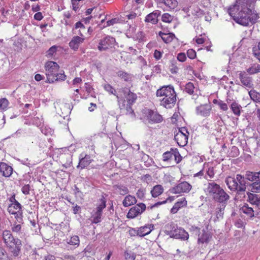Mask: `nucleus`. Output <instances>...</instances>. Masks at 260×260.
<instances>
[{
	"label": "nucleus",
	"mask_w": 260,
	"mask_h": 260,
	"mask_svg": "<svg viewBox=\"0 0 260 260\" xmlns=\"http://www.w3.org/2000/svg\"><path fill=\"white\" fill-rule=\"evenodd\" d=\"M253 8L252 0H236L235 4L229 8L228 13L237 23L248 26L249 22L253 24L259 18Z\"/></svg>",
	"instance_id": "f257e3e1"
},
{
	"label": "nucleus",
	"mask_w": 260,
	"mask_h": 260,
	"mask_svg": "<svg viewBox=\"0 0 260 260\" xmlns=\"http://www.w3.org/2000/svg\"><path fill=\"white\" fill-rule=\"evenodd\" d=\"M157 96H164L160 100V105L166 108H172L175 106L176 102V93L173 87L171 85L163 86L157 90Z\"/></svg>",
	"instance_id": "f03ea898"
},
{
	"label": "nucleus",
	"mask_w": 260,
	"mask_h": 260,
	"mask_svg": "<svg viewBox=\"0 0 260 260\" xmlns=\"http://www.w3.org/2000/svg\"><path fill=\"white\" fill-rule=\"evenodd\" d=\"M47 80L46 82L52 83L55 81H64L66 76L63 71L59 73V65L55 62L49 61L45 66Z\"/></svg>",
	"instance_id": "7ed1b4c3"
},
{
	"label": "nucleus",
	"mask_w": 260,
	"mask_h": 260,
	"mask_svg": "<svg viewBox=\"0 0 260 260\" xmlns=\"http://www.w3.org/2000/svg\"><path fill=\"white\" fill-rule=\"evenodd\" d=\"M225 182L230 190H246V180L244 176L241 174H237L236 178L232 176L226 177Z\"/></svg>",
	"instance_id": "20e7f679"
},
{
	"label": "nucleus",
	"mask_w": 260,
	"mask_h": 260,
	"mask_svg": "<svg viewBox=\"0 0 260 260\" xmlns=\"http://www.w3.org/2000/svg\"><path fill=\"white\" fill-rule=\"evenodd\" d=\"M116 44L115 39L110 36H107L100 40L98 49L100 51H105L113 47Z\"/></svg>",
	"instance_id": "39448f33"
},
{
	"label": "nucleus",
	"mask_w": 260,
	"mask_h": 260,
	"mask_svg": "<svg viewBox=\"0 0 260 260\" xmlns=\"http://www.w3.org/2000/svg\"><path fill=\"white\" fill-rule=\"evenodd\" d=\"M146 207L144 204L142 203L138 204L129 209L126 217L128 218H134L142 214L146 210Z\"/></svg>",
	"instance_id": "423d86ee"
},
{
	"label": "nucleus",
	"mask_w": 260,
	"mask_h": 260,
	"mask_svg": "<svg viewBox=\"0 0 260 260\" xmlns=\"http://www.w3.org/2000/svg\"><path fill=\"white\" fill-rule=\"evenodd\" d=\"M230 198V197L229 194L221 187L217 194L215 197H213L212 200L215 202L226 206Z\"/></svg>",
	"instance_id": "0eeeda50"
},
{
	"label": "nucleus",
	"mask_w": 260,
	"mask_h": 260,
	"mask_svg": "<svg viewBox=\"0 0 260 260\" xmlns=\"http://www.w3.org/2000/svg\"><path fill=\"white\" fill-rule=\"evenodd\" d=\"M221 188V187L219 184L212 181L207 183V186L205 188L204 191L207 195L213 199V197H215V195L217 194V193Z\"/></svg>",
	"instance_id": "6e6552de"
},
{
	"label": "nucleus",
	"mask_w": 260,
	"mask_h": 260,
	"mask_svg": "<svg viewBox=\"0 0 260 260\" xmlns=\"http://www.w3.org/2000/svg\"><path fill=\"white\" fill-rule=\"evenodd\" d=\"M191 189V185L186 181H183L170 189L173 193H180L188 192Z\"/></svg>",
	"instance_id": "1a4fd4ad"
},
{
	"label": "nucleus",
	"mask_w": 260,
	"mask_h": 260,
	"mask_svg": "<svg viewBox=\"0 0 260 260\" xmlns=\"http://www.w3.org/2000/svg\"><path fill=\"white\" fill-rule=\"evenodd\" d=\"M239 77L243 86L248 88L252 87L253 84L252 78L245 72H240Z\"/></svg>",
	"instance_id": "9d476101"
},
{
	"label": "nucleus",
	"mask_w": 260,
	"mask_h": 260,
	"mask_svg": "<svg viewBox=\"0 0 260 260\" xmlns=\"http://www.w3.org/2000/svg\"><path fill=\"white\" fill-rule=\"evenodd\" d=\"M121 91L126 99L127 104L133 105L137 99L136 93L132 92L129 89L126 87L122 88Z\"/></svg>",
	"instance_id": "9b49d317"
},
{
	"label": "nucleus",
	"mask_w": 260,
	"mask_h": 260,
	"mask_svg": "<svg viewBox=\"0 0 260 260\" xmlns=\"http://www.w3.org/2000/svg\"><path fill=\"white\" fill-rule=\"evenodd\" d=\"M21 241L19 239L16 238V241L14 245L8 246L9 248L10 253L15 257L18 256L20 254L21 248Z\"/></svg>",
	"instance_id": "f8f14e48"
},
{
	"label": "nucleus",
	"mask_w": 260,
	"mask_h": 260,
	"mask_svg": "<svg viewBox=\"0 0 260 260\" xmlns=\"http://www.w3.org/2000/svg\"><path fill=\"white\" fill-rule=\"evenodd\" d=\"M3 239L7 246L13 245L16 241V238H14L11 232L8 230H5L3 232Z\"/></svg>",
	"instance_id": "ddd939ff"
},
{
	"label": "nucleus",
	"mask_w": 260,
	"mask_h": 260,
	"mask_svg": "<svg viewBox=\"0 0 260 260\" xmlns=\"http://www.w3.org/2000/svg\"><path fill=\"white\" fill-rule=\"evenodd\" d=\"M171 237L186 240L189 238V235L184 229L177 228L174 229L173 233L171 235Z\"/></svg>",
	"instance_id": "4468645a"
},
{
	"label": "nucleus",
	"mask_w": 260,
	"mask_h": 260,
	"mask_svg": "<svg viewBox=\"0 0 260 260\" xmlns=\"http://www.w3.org/2000/svg\"><path fill=\"white\" fill-rule=\"evenodd\" d=\"M211 238V233L203 229L202 232L198 234V242L199 244L208 243Z\"/></svg>",
	"instance_id": "2eb2a0df"
},
{
	"label": "nucleus",
	"mask_w": 260,
	"mask_h": 260,
	"mask_svg": "<svg viewBox=\"0 0 260 260\" xmlns=\"http://www.w3.org/2000/svg\"><path fill=\"white\" fill-rule=\"evenodd\" d=\"M160 14L161 12L159 10H155L146 16L145 21L146 22H150L153 24H155L158 22L157 18Z\"/></svg>",
	"instance_id": "dca6fc26"
},
{
	"label": "nucleus",
	"mask_w": 260,
	"mask_h": 260,
	"mask_svg": "<svg viewBox=\"0 0 260 260\" xmlns=\"http://www.w3.org/2000/svg\"><path fill=\"white\" fill-rule=\"evenodd\" d=\"M188 135L176 133L174 136V139L179 146L183 147L187 143Z\"/></svg>",
	"instance_id": "f3484780"
},
{
	"label": "nucleus",
	"mask_w": 260,
	"mask_h": 260,
	"mask_svg": "<svg viewBox=\"0 0 260 260\" xmlns=\"http://www.w3.org/2000/svg\"><path fill=\"white\" fill-rule=\"evenodd\" d=\"M91 161L92 159L90 155L85 154L83 156V155L81 154L80 156V161L77 168H81V169H83L89 166Z\"/></svg>",
	"instance_id": "a211bd4d"
},
{
	"label": "nucleus",
	"mask_w": 260,
	"mask_h": 260,
	"mask_svg": "<svg viewBox=\"0 0 260 260\" xmlns=\"http://www.w3.org/2000/svg\"><path fill=\"white\" fill-rule=\"evenodd\" d=\"M84 40V39L79 36L73 37L71 41L69 43V46L74 51H77Z\"/></svg>",
	"instance_id": "6ab92c4d"
},
{
	"label": "nucleus",
	"mask_w": 260,
	"mask_h": 260,
	"mask_svg": "<svg viewBox=\"0 0 260 260\" xmlns=\"http://www.w3.org/2000/svg\"><path fill=\"white\" fill-rule=\"evenodd\" d=\"M0 172L6 177H10L13 172V168L5 162H0Z\"/></svg>",
	"instance_id": "aec40b11"
},
{
	"label": "nucleus",
	"mask_w": 260,
	"mask_h": 260,
	"mask_svg": "<svg viewBox=\"0 0 260 260\" xmlns=\"http://www.w3.org/2000/svg\"><path fill=\"white\" fill-rule=\"evenodd\" d=\"M246 194L247 195V202L257 207L260 205V198L258 197V195L249 191L247 192Z\"/></svg>",
	"instance_id": "412c9836"
},
{
	"label": "nucleus",
	"mask_w": 260,
	"mask_h": 260,
	"mask_svg": "<svg viewBox=\"0 0 260 260\" xmlns=\"http://www.w3.org/2000/svg\"><path fill=\"white\" fill-rule=\"evenodd\" d=\"M210 110V106L208 105H201L198 107L196 109L197 113L204 117L209 115Z\"/></svg>",
	"instance_id": "4be33fe9"
},
{
	"label": "nucleus",
	"mask_w": 260,
	"mask_h": 260,
	"mask_svg": "<svg viewBox=\"0 0 260 260\" xmlns=\"http://www.w3.org/2000/svg\"><path fill=\"white\" fill-rule=\"evenodd\" d=\"M153 229V225H147L140 228L137 231V235L144 237L149 234Z\"/></svg>",
	"instance_id": "5701e85b"
},
{
	"label": "nucleus",
	"mask_w": 260,
	"mask_h": 260,
	"mask_svg": "<svg viewBox=\"0 0 260 260\" xmlns=\"http://www.w3.org/2000/svg\"><path fill=\"white\" fill-rule=\"evenodd\" d=\"M259 172H253L246 171L244 176L245 180H248L251 182L259 181Z\"/></svg>",
	"instance_id": "b1692460"
},
{
	"label": "nucleus",
	"mask_w": 260,
	"mask_h": 260,
	"mask_svg": "<svg viewBox=\"0 0 260 260\" xmlns=\"http://www.w3.org/2000/svg\"><path fill=\"white\" fill-rule=\"evenodd\" d=\"M148 118L152 122L155 123L160 122L162 121V116L152 110H149L148 112Z\"/></svg>",
	"instance_id": "393cba45"
},
{
	"label": "nucleus",
	"mask_w": 260,
	"mask_h": 260,
	"mask_svg": "<svg viewBox=\"0 0 260 260\" xmlns=\"http://www.w3.org/2000/svg\"><path fill=\"white\" fill-rule=\"evenodd\" d=\"M21 204L16 202V203H12L8 207V210L10 214H16L22 212Z\"/></svg>",
	"instance_id": "a878e982"
},
{
	"label": "nucleus",
	"mask_w": 260,
	"mask_h": 260,
	"mask_svg": "<svg viewBox=\"0 0 260 260\" xmlns=\"http://www.w3.org/2000/svg\"><path fill=\"white\" fill-rule=\"evenodd\" d=\"M186 205L187 201L185 198H183L174 204L171 210V212L173 214H175L177 212L180 208L186 206Z\"/></svg>",
	"instance_id": "bb28decb"
},
{
	"label": "nucleus",
	"mask_w": 260,
	"mask_h": 260,
	"mask_svg": "<svg viewBox=\"0 0 260 260\" xmlns=\"http://www.w3.org/2000/svg\"><path fill=\"white\" fill-rule=\"evenodd\" d=\"M159 36L161 38L163 41L166 43H169L171 42L175 36L173 33L166 34L160 31L159 32Z\"/></svg>",
	"instance_id": "cd10ccee"
},
{
	"label": "nucleus",
	"mask_w": 260,
	"mask_h": 260,
	"mask_svg": "<svg viewBox=\"0 0 260 260\" xmlns=\"http://www.w3.org/2000/svg\"><path fill=\"white\" fill-rule=\"evenodd\" d=\"M137 200L134 196L131 195L126 196L123 201L122 204L124 207H128L132 205L136 204Z\"/></svg>",
	"instance_id": "c85d7f7f"
},
{
	"label": "nucleus",
	"mask_w": 260,
	"mask_h": 260,
	"mask_svg": "<svg viewBox=\"0 0 260 260\" xmlns=\"http://www.w3.org/2000/svg\"><path fill=\"white\" fill-rule=\"evenodd\" d=\"M163 191V187L160 185H156L154 186L151 190V193L153 197L156 198L161 194Z\"/></svg>",
	"instance_id": "c756f323"
},
{
	"label": "nucleus",
	"mask_w": 260,
	"mask_h": 260,
	"mask_svg": "<svg viewBox=\"0 0 260 260\" xmlns=\"http://www.w3.org/2000/svg\"><path fill=\"white\" fill-rule=\"evenodd\" d=\"M114 190L118 193L122 195H124L128 192V188L122 185H115L113 186Z\"/></svg>",
	"instance_id": "7c9ffc66"
},
{
	"label": "nucleus",
	"mask_w": 260,
	"mask_h": 260,
	"mask_svg": "<svg viewBox=\"0 0 260 260\" xmlns=\"http://www.w3.org/2000/svg\"><path fill=\"white\" fill-rule=\"evenodd\" d=\"M158 3L164 4L171 9H174L177 5V2L176 0H161Z\"/></svg>",
	"instance_id": "2f4dec72"
},
{
	"label": "nucleus",
	"mask_w": 260,
	"mask_h": 260,
	"mask_svg": "<svg viewBox=\"0 0 260 260\" xmlns=\"http://www.w3.org/2000/svg\"><path fill=\"white\" fill-rule=\"evenodd\" d=\"M118 77L123 79L125 81H128L132 79V75L123 71H119L116 73Z\"/></svg>",
	"instance_id": "473e14b6"
},
{
	"label": "nucleus",
	"mask_w": 260,
	"mask_h": 260,
	"mask_svg": "<svg viewBox=\"0 0 260 260\" xmlns=\"http://www.w3.org/2000/svg\"><path fill=\"white\" fill-rule=\"evenodd\" d=\"M247 72L250 75H253L260 72V64H253L251 67L246 70Z\"/></svg>",
	"instance_id": "72a5a7b5"
},
{
	"label": "nucleus",
	"mask_w": 260,
	"mask_h": 260,
	"mask_svg": "<svg viewBox=\"0 0 260 260\" xmlns=\"http://www.w3.org/2000/svg\"><path fill=\"white\" fill-rule=\"evenodd\" d=\"M231 108L235 115L237 116L240 115L242 107L239 104L233 102L231 105Z\"/></svg>",
	"instance_id": "f704fd0d"
},
{
	"label": "nucleus",
	"mask_w": 260,
	"mask_h": 260,
	"mask_svg": "<svg viewBox=\"0 0 260 260\" xmlns=\"http://www.w3.org/2000/svg\"><path fill=\"white\" fill-rule=\"evenodd\" d=\"M243 212L250 217L254 216V211L252 208L249 207L248 204H245L241 208Z\"/></svg>",
	"instance_id": "c9c22d12"
},
{
	"label": "nucleus",
	"mask_w": 260,
	"mask_h": 260,
	"mask_svg": "<svg viewBox=\"0 0 260 260\" xmlns=\"http://www.w3.org/2000/svg\"><path fill=\"white\" fill-rule=\"evenodd\" d=\"M225 206L221 204L215 210L216 216L217 219L222 218Z\"/></svg>",
	"instance_id": "e433bc0d"
},
{
	"label": "nucleus",
	"mask_w": 260,
	"mask_h": 260,
	"mask_svg": "<svg viewBox=\"0 0 260 260\" xmlns=\"http://www.w3.org/2000/svg\"><path fill=\"white\" fill-rule=\"evenodd\" d=\"M174 229H177V228H176L175 224L172 223H168L165 225V233L170 235V237L171 235L173 233Z\"/></svg>",
	"instance_id": "4c0bfd02"
},
{
	"label": "nucleus",
	"mask_w": 260,
	"mask_h": 260,
	"mask_svg": "<svg viewBox=\"0 0 260 260\" xmlns=\"http://www.w3.org/2000/svg\"><path fill=\"white\" fill-rule=\"evenodd\" d=\"M171 151H173V156L174 157L175 160L176 164H178L182 160V156L180 154L177 149L171 148Z\"/></svg>",
	"instance_id": "58836bf2"
},
{
	"label": "nucleus",
	"mask_w": 260,
	"mask_h": 260,
	"mask_svg": "<svg viewBox=\"0 0 260 260\" xmlns=\"http://www.w3.org/2000/svg\"><path fill=\"white\" fill-rule=\"evenodd\" d=\"M67 242L70 245L78 246L80 243L79 238L78 236H73Z\"/></svg>",
	"instance_id": "ea45409f"
},
{
	"label": "nucleus",
	"mask_w": 260,
	"mask_h": 260,
	"mask_svg": "<svg viewBox=\"0 0 260 260\" xmlns=\"http://www.w3.org/2000/svg\"><path fill=\"white\" fill-rule=\"evenodd\" d=\"M102 215V212L98 211L96 210V211L93 215V219L92 220V222L94 223H98L101 221V216Z\"/></svg>",
	"instance_id": "a19ab883"
},
{
	"label": "nucleus",
	"mask_w": 260,
	"mask_h": 260,
	"mask_svg": "<svg viewBox=\"0 0 260 260\" xmlns=\"http://www.w3.org/2000/svg\"><path fill=\"white\" fill-rule=\"evenodd\" d=\"M251 191L254 192H260V181H255L250 184Z\"/></svg>",
	"instance_id": "79ce46f5"
},
{
	"label": "nucleus",
	"mask_w": 260,
	"mask_h": 260,
	"mask_svg": "<svg viewBox=\"0 0 260 260\" xmlns=\"http://www.w3.org/2000/svg\"><path fill=\"white\" fill-rule=\"evenodd\" d=\"M231 191H236V198L238 200H242L246 197V190H241L240 189H238Z\"/></svg>",
	"instance_id": "37998d69"
},
{
	"label": "nucleus",
	"mask_w": 260,
	"mask_h": 260,
	"mask_svg": "<svg viewBox=\"0 0 260 260\" xmlns=\"http://www.w3.org/2000/svg\"><path fill=\"white\" fill-rule=\"evenodd\" d=\"M106 199L104 197H103L100 200V204L98 206L96 210L101 212H102L103 210L106 207Z\"/></svg>",
	"instance_id": "c03bdc74"
},
{
	"label": "nucleus",
	"mask_w": 260,
	"mask_h": 260,
	"mask_svg": "<svg viewBox=\"0 0 260 260\" xmlns=\"http://www.w3.org/2000/svg\"><path fill=\"white\" fill-rule=\"evenodd\" d=\"M194 85L192 83L188 82L185 87V91L190 94L193 93L194 90Z\"/></svg>",
	"instance_id": "a18cd8bd"
},
{
	"label": "nucleus",
	"mask_w": 260,
	"mask_h": 260,
	"mask_svg": "<svg viewBox=\"0 0 260 260\" xmlns=\"http://www.w3.org/2000/svg\"><path fill=\"white\" fill-rule=\"evenodd\" d=\"M249 94L253 101L257 102L259 93L256 92L255 90H250L249 92Z\"/></svg>",
	"instance_id": "49530a36"
},
{
	"label": "nucleus",
	"mask_w": 260,
	"mask_h": 260,
	"mask_svg": "<svg viewBox=\"0 0 260 260\" xmlns=\"http://www.w3.org/2000/svg\"><path fill=\"white\" fill-rule=\"evenodd\" d=\"M9 102L6 99H2L0 100V109L5 110L8 106Z\"/></svg>",
	"instance_id": "de8ad7c7"
},
{
	"label": "nucleus",
	"mask_w": 260,
	"mask_h": 260,
	"mask_svg": "<svg viewBox=\"0 0 260 260\" xmlns=\"http://www.w3.org/2000/svg\"><path fill=\"white\" fill-rule=\"evenodd\" d=\"M104 89L111 94L116 95V90L110 84H105L104 86Z\"/></svg>",
	"instance_id": "09e8293b"
},
{
	"label": "nucleus",
	"mask_w": 260,
	"mask_h": 260,
	"mask_svg": "<svg viewBox=\"0 0 260 260\" xmlns=\"http://www.w3.org/2000/svg\"><path fill=\"white\" fill-rule=\"evenodd\" d=\"M161 20L165 22L170 23L172 21V17L168 13H165L162 16Z\"/></svg>",
	"instance_id": "8fccbe9b"
},
{
	"label": "nucleus",
	"mask_w": 260,
	"mask_h": 260,
	"mask_svg": "<svg viewBox=\"0 0 260 260\" xmlns=\"http://www.w3.org/2000/svg\"><path fill=\"white\" fill-rule=\"evenodd\" d=\"M173 156V151L171 150L170 151L165 152L163 155V160L164 161H168Z\"/></svg>",
	"instance_id": "3c124183"
},
{
	"label": "nucleus",
	"mask_w": 260,
	"mask_h": 260,
	"mask_svg": "<svg viewBox=\"0 0 260 260\" xmlns=\"http://www.w3.org/2000/svg\"><path fill=\"white\" fill-rule=\"evenodd\" d=\"M132 105L127 104L126 107V114H129L131 115L132 117H135V114L134 113V110L132 109Z\"/></svg>",
	"instance_id": "603ef678"
},
{
	"label": "nucleus",
	"mask_w": 260,
	"mask_h": 260,
	"mask_svg": "<svg viewBox=\"0 0 260 260\" xmlns=\"http://www.w3.org/2000/svg\"><path fill=\"white\" fill-rule=\"evenodd\" d=\"M187 56L190 59H194L196 57V52L192 49H188L187 51Z\"/></svg>",
	"instance_id": "864d4df0"
},
{
	"label": "nucleus",
	"mask_w": 260,
	"mask_h": 260,
	"mask_svg": "<svg viewBox=\"0 0 260 260\" xmlns=\"http://www.w3.org/2000/svg\"><path fill=\"white\" fill-rule=\"evenodd\" d=\"M30 186L29 184L24 185L21 189L22 193L25 195L29 194Z\"/></svg>",
	"instance_id": "5fc2aeb1"
},
{
	"label": "nucleus",
	"mask_w": 260,
	"mask_h": 260,
	"mask_svg": "<svg viewBox=\"0 0 260 260\" xmlns=\"http://www.w3.org/2000/svg\"><path fill=\"white\" fill-rule=\"evenodd\" d=\"M141 180L143 182L149 183L151 181L152 178L150 175L146 174L142 177Z\"/></svg>",
	"instance_id": "6e6d98bb"
},
{
	"label": "nucleus",
	"mask_w": 260,
	"mask_h": 260,
	"mask_svg": "<svg viewBox=\"0 0 260 260\" xmlns=\"http://www.w3.org/2000/svg\"><path fill=\"white\" fill-rule=\"evenodd\" d=\"M253 52L255 56L260 61V42L258 44L257 48L253 49Z\"/></svg>",
	"instance_id": "4d7b16f0"
},
{
	"label": "nucleus",
	"mask_w": 260,
	"mask_h": 260,
	"mask_svg": "<svg viewBox=\"0 0 260 260\" xmlns=\"http://www.w3.org/2000/svg\"><path fill=\"white\" fill-rule=\"evenodd\" d=\"M218 105L219 106L220 109L223 111H226L228 109L226 104L222 101H219Z\"/></svg>",
	"instance_id": "13d9d810"
},
{
	"label": "nucleus",
	"mask_w": 260,
	"mask_h": 260,
	"mask_svg": "<svg viewBox=\"0 0 260 260\" xmlns=\"http://www.w3.org/2000/svg\"><path fill=\"white\" fill-rule=\"evenodd\" d=\"M177 59L181 62H183L185 60L186 57L184 53H180L177 55Z\"/></svg>",
	"instance_id": "bf43d9fd"
},
{
	"label": "nucleus",
	"mask_w": 260,
	"mask_h": 260,
	"mask_svg": "<svg viewBox=\"0 0 260 260\" xmlns=\"http://www.w3.org/2000/svg\"><path fill=\"white\" fill-rule=\"evenodd\" d=\"M162 52L158 50H155L154 53V57L156 60L160 59L162 57Z\"/></svg>",
	"instance_id": "052dcab7"
},
{
	"label": "nucleus",
	"mask_w": 260,
	"mask_h": 260,
	"mask_svg": "<svg viewBox=\"0 0 260 260\" xmlns=\"http://www.w3.org/2000/svg\"><path fill=\"white\" fill-rule=\"evenodd\" d=\"M21 229V226L20 224H14L12 227V230L14 232L18 233Z\"/></svg>",
	"instance_id": "680f3d73"
},
{
	"label": "nucleus",
	"mask_w": 260,
	"mask_h": 260,
	"mask_svg": "<svg viewBox=\"0 0 260 260\" xmlns=\"http://www.w3.org/2000/svg\"><path fill=\"white\" fill-rule=\"evenodd\" d=\"M15 216V218L16 219L17 221L20 223L22 221V212L17 213L16 214H14Z\"/></svg>",
	"instance_id": "e2e57ef3"
},
{
	"label": "nucleus",
	"mask_w": 260,
	"mask_h": 260,
	"mask_svg": "<svg viewBox=\"0 0 260 260\" xmlns=\"http://www.w3.org/2000/svg\"><path fill=\"white\" fill-rule=\"evenodd\" d=\"M43 16L41 12H37L34 15V19L37 20H41L43 19Z\"/></svg>",
	"instance_id": "0e129e2a"
},
{
	"label": "nucleus",
	"mask_w": 260,
	"mask_h": 260,
	"mask_svg": "<svg viewBox=\"0 0 260 260\" xmlns=\"http://www.w3.org/2000/svg\"><path fill=\"white\" fill-rule=\"evenodd\" d=\"M118 20L116 18H114L107 21V26H111L118 22Z\"/></svg>",
	"instance_id": "69168bd1"
},
{
	"label": "nucleus",
	"mask_w": 260,
	"mask_h": 260,
	"mask_svg": "<svg viewBox=\"0 0 260 260\" xmlns=\"http://www.w3.org/2000/svg\"><path fill=\"white\" fill-rule=\"evenodd\" d=\"M125 258L128 260H135V256L134 254L131 255L128 252H125Z\"/></svg>",
	"instance_id": "338daca9"
},
{
	"label": "nucleus",
	"mask_w": 260,
	"mask_h": 260,
	"mask_svg": "<svg viewBox=\"0 0 260 260\" xmlns=\"http://www.w3.org/2000/svg\"><path fill=\"white\" fill-rule=\"evenodd\" d=\"M63 260H76V257L73 255H64Z\"/></svg>",
	"instance_id": "774afa93"
}]
</instances>
